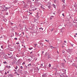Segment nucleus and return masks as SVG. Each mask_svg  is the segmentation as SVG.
<instances>
[{
    "label": "nucleus",
    "mask_w": 77,
    "mask_h": 77,
    "mask_svg": "<svg viewBox=\"0 0 77 77\" xmlns=\"http://www.w3.org/2000/svg\"><path fill=\"white\" fill-rule=\"evenodd\" d=\"M53 6H54V8H56V5H54V4H53Z\"/></svg>",
    "instance_id": "nucleus-7"
},
{
    "label": "nucleus",
    "mask_w": 77,
    "mask_h": 77,
    "mask_svg": "<svg viewBox=\"0 0 77 77\" xmlns=\"http://www.w3.org/2000/svg\"><path fill=\"white\" fill-rule=\"evenodd\" d=\"M42 66H43V64H41V66H40V67L41 68H42Z\"/></svg>",
    "instance_id": "nucleus-11"
},
{
    "label": "nucleus",
    "mask_w": 77,
    "mask_h": 77,
    "mask_svg": "<svg viewBox=\"0 0 77 77\" xmlns=\"http://www.w3.org/2000/svg\"><path fill=\"white\" fill-rule=\"evenodd\" d=\"M20 71L21 72L22 71V70H20Z\"/></svg>",
    "instance_id": "nucleus-58"
},
{
    "label": "nucleus",
    "mask_w": 77,
    "mask_h": 77,
    "mask_svg": "<svg viewBox=\"0 0 77 77\" xmlns=\"http://www.w3.org/2000/svg\"><path fill=\"white\" fill-rule=\"evenodd\" d=\"M63 47H64V46H62V48H63Z\"/></svg>",
    "instance_id": "nucleus-43"
},
{
    "label": "nucleus",
    "mask_w": 77,
    "mask_h": 77,
    "mask_svg": "<svg viewBox=\"0 0 77 77\" xmlns=\"http://www.w3.org/2000/svg\"><path fill=\"white\" fill-rule=\"evenodd\" d=\"M16 44H17V45L20 44V43L17 42L16 43Z\"/></svg>",
    "instance_id": "nucleus-30"
},
{
    "label": "nucleus",
    "mask_w": 77,
    "mask_h": 77,
    "mask_svg": "<svg viewBox=\"0 0 77 77\" xmlns=\"http://www.w3.org/2000/svg\"><path fill=\"white\" fill-rule=\"evenodd\" d=\"M51 18H53V17H54V16H51Z\"/></svg>",
    "instance_id": "nucleus-24"
},
{
    "label": "nucleus",
    "mask_w": 77,
    "mask_h": 77,
    "mask_svg": "<svg viewBox=\"0 0 77 77\" xmlns=\"http://www.w3.org/2000/svg\"><path fill=\"white\" fill-rule=\"evenodd\" d=\"M75 67H76V68H77V66H75Z\"/></svg>",
    "instance_id": "nucleus-53"
},
{
    "label": "nucleus",
    "mask_w": 77,
    "mask_h": 77,
    "mask_svg": "<svg viewBox=\"0 0 77 77\" xmlns=\"http://www.w3.org/2000/svg\"><path fill=\"white\" fill-rule=\"evenodd\" d=\"M21 61H22V60H21V59H19L18 61V62L19 63H20V62H21Z\"/></svg>",
    "instance_id": "nucleus-5"
},
{
    "label": "nucleus",
    "mask_w": 77,
    "mask_h": 77,
    "mask_svg": "<svg viewBox=\"0 0 77 77\" xmlns=\"http://www.w3.org/2000/svg\"><path fill=\"white\" fill-rule=\"evenodd\" d=\"M5 75H6V74H7V72H5Z\"/></svg>",
    "instance_id": "nucleus-33"
},
{
    "label": "nucleus",
    "mask_w": 77,
    "mask_h": 77,
    "mask_svg": "<svg viewBox=\"0 0 77 77\" xmlns=\"http://www.w3.org/2000/svg\"><path fill=\"white\" fill-rule=\"evenodd\" d=\"M20 68L21 69H23V66H20Z\"/></svg>",
    "instance_id": "nucleus-14"
},
{
    "label": "nucleus",
    "mask_w": 77,
    "mask_h": 77,
    "mask_svg": "<svg viewBox=\"0 0 77 77\" xmlns=\"http://www.w3.org/2000/svg\"><path fill=\"white\" fill-rule=\"evenodd\" d=\"M25 62H23V63L22 64V65H25Z\"/></svg>",
    "instance_id": "nucleus-20"
},
{
    "label": "nucleus",
    "mask_w": 77,
    "mask_h": 77,
    "mask_svg": "<svg viewBox=\"0 0 77 77\" xmlns=\"http://www.w3.org/2000/svg\"><path fill=\"white\" fill-rule=\"evenodd\" d=\"M41 8H42V9H44V7H42V5H41Z\"/></svg>",
    "instance_id": "nucleus-18"
},
{
    "label": "nucleus",
    "mask_w": 77,
    "mask_h": 77,
    "mask_svg": "<svg viewBox=\"0 0 77 77\" xmlns=\"http://www.w3.org/2000/svg\"><path fill=\"white\" fill-rule=\"evenodd\" d=\"M45 41H46V42H48V41L47 40H45Z\"/></svg>",
    "instance_id": "nucleus-41"
},
{
    "label": "nucleus",
    "mask_w": 77,
    "mask_h": 77,
    "mask_svg": "<svg viewBox=\"0 0 77 77\" xmlns=\"http://www.w3.org/2000/svg\"><path fill=\"white\" fill-rule=\"evenodd\" d=\"M11 25H13L14 23H11Z\"/></svg>",
    "instance_id": "nucleus-25"
},
{
    "label": "nucleus",
    "mask_w": 77,
    "mask_h": 77,
    "mask_svg": "<svg viewBox=\"0 0 77 77\" xmlns=\"http://www.w3.org/2000/svg\"><path fill=\"white\" fill-rule=\"evenodd\" d=\"M2 51V50L0 49V51Z\"/></svg>",
    "instance_id": "nucleus-57"
},
{
    "label": "nucleus",
    "mask_w": 77,
    "mask_h": 77,
    "mask_svg": "<svg viewBox=\"0 0 77 77\" xmlns=\"http://www.w3.org/2000/svg\"><path fill=\"white\" fill-rule=\"evenodd\" d=\"M54 30V28H53L51 30V32H53Z\"/></svg>",
    "instance_id": "nucleus-15"
},
{
    "label": "nucleus",
    "mask_w": 77,
    "mask_h": 77,
    "mask_svg": "<svg viewBox=\"0 0 77 77\" xmlns=\"http://www.w3.org/2000/svg\"><path fill=\"white\" fill-rule=\"evenodd\" d=\"M7 73H9V71L7 72Z\"/></svg>",
    "instance_id": "nucleus-55"
},
{
    "label": "nucleus",
    "mask_w": 77,
    "mask_h": 77,
    "mask_svg": "<svg viewBox=\"0 0 77 77\" xmlns=\"http://www.w3.org/2000/svg\"><path fill=\"white\" fill-rule=\"evenodd\" d=\"M36 68L37 70L38 69V70H39V69H38V67H36Z\"/></svg>",
    "instance_id": "nucleus-23"
},
{
    "label": "nucleus",
    "mask_w": 77,
    "mask_h": 77,
    "mask_svg": "<svg viewBox=\"0 0 77 77\" xmlns=\"http://www.w3.org/2000/svg\"><path fill=\"white\" fill-rule=\"evenodd\" d=\"M41 44H42V43H41Z\"/></svg>",
    "instance_id": "nucleus-64"
},
{
    "label": "nucleus",
    "mask_w": 77,
    "mask_h": 77,
    "mask_svg": "<svg viewBox=\"0 0 77 77\" xmlns=\"http://www.w3.org/2000/svg\"><path fill=\"white\" fill-rule=\"evenodd\" d=\"M63 1L64 2V1H65V0H63Z\"/></svg>",
    "instance_id": "nucleus-60"
},
{
    "label": "nucleus",
    "mask_w": 77,
    "mask_h": 77,
    "mask_svg": "<svg viewBox=\"0 0 77 77\" xmlns=\"http://www.w3.org/2000/svg\"><path fill=\"white\" fill-rule=\"evenodd\" d=\"M53 14H54V15H55V13H53Z\"/></svg>",
    "instance_id": "nucleus-46"
},
{
    "label": "nucleus",
    "mask_w": 77,
    "mask_h": 77,
    "mask_svg": "<svg viewBox=\"0 0 77 77\" xmlns=\"http://www.w3.org/2000/svg\"><path fill=\"white\" fill-rule=\"evenodd\" d=\"M51 64H49L48 66H49V67H51Z\"/></svg>",
    "instance_id": "nucleus-16"
},
{
    "label": "nucleus",
    "mask_w": 77,
    "mask_h": 77,
    "mask_svg": "<svg viewBox=\"0 0 77 77\" xmlns=\"http://www.w3.org/2000/svg\"><path fill=\"white\" fill-rule=\"evenodd\" d=\"M43 77H47V73H45L42 75Z\"/></svg>",
    "instance_id": "nucleus-2"
},
{
    "label": "nucleus",
    "mask_w": 77,
    "mask_h": 77,
    "mask_svg": "<svg viewBox=\"0 0 77 77\" xmlns=\"http://www.w3.org/2000/svg\"><path fill=\"white\" fill-rule=\"evenodd\" d=\"M39 29H40V30H41H41H43V28H42V27H41V28H39Z\"/></svg>",
    "instance_id": "nucleus-9"
},
{
    "label": "nucleus",
    "mask_w": 77,
    "mask_h": 77,
    "mask_svg": "<svg viewBox=\"0 0 77 77\" xmlns=\"http://www.w3.org/2000/svg\"><path fill=\"white\" fill-rule=\"evenodd\" d=\"M15 33L16 35H17V34H18L17 32H15Z\"/></svg>",
    "instance_id": "nucleus-45"
},
{
    "label": "nucleus",
    "mask_w": 77,
    "mask_h": 77,
    "mask_svg": "<svg viewBox=\"0 0 77 77\" xmlns=\"http://www.w3.org/2000/svg\"><path fill=\"white\" fill-rule=\"evenodd\" d=\"M1 48H3V46H1Z\"/></svg>",
    "instance_id": "nucleus-37"
},
{
    "label": "nucleus",
    "mask_w": 77,
    "mask_h": 77,
    "mask_svg": "<svg viewBox=\"0 0 77 77\" xmlns=\"http://www.w3.org/2000/svg\"><path fill=\"white\" fill-rule=\"evenodd\" d=\"M64 42H65V43H66V41H64Z\"/></svg>",
    "instance_id": "nucleus-34"
},
{
    "label": "nucleus",
    "mask_w": 77,
    "mask_h": 77,
    "mask_svg": "<svg viewBox=\"0 0 77 77\" xmlns=\"http://www.w3.org/2000/svg\"><path fill=\"white\" fill-rule=\"evenodd\" d=\"M50 55H48V58H50Z\"/></svg>",
    "instance_id": "nucleus-31"
},
{
    "label": "nucleus",
    "mask_w": 77,
    "mask_h": 77,
    "mask_svg": "<svg viewBox=\"0 0 77 77\" xmlns=\"http://www.w3.org/2000/svg\"><path fill=\"white\" fill-rule=\"evenodd\" d=\"M42 54H43V53H44V51H42Z\"/></svg>",
    "instance_id": "nucleus-35"
},
{
    "label": "nucleus",
    "mask_w": 77,
    "mask_h": 77,
    "mask_svg": "<svg viewBox=\"0 0 77 77\" xmlns=\"http://www.w3.org/2000/svg\"><path fill=\"white\" fill-rule=\"evenodd\" d=\"M63 16V17H64V14L63 13L62 14Z\"/></svg>",
    "instance_id": "nucleus-38"
},
{
    "label": "nucleus",
    "mask_w": 77,
    "mask_h": 77,
    "mask_svg": "<svg viewBox=\"0 0 77 77\" xmlns=\"http://www.w3.org/2000/svg\"><path fill=\"white\" fill-rule=\"evenodd\" d=\"M32 11H35V10H34V9H33Z\"/></svg>",
    "instance_id": "nucleus-54"
},
{
    "label": "nucleus",
    "mask_w": 77,
    "mask_h": 77,
    "mask_svg": "<svg viewBox=\"0 0 77 77\" xmlns=\"http://www.w3.org/2000/svg\"><path fill=\"white\" fill-rule=\"evenodd\" d=\"M17 75H20V74H18L17 73Z\"/></svg>",
    "instance_id": "nucleus-32"
},
{
    "label": "nucleus",
    "mask_w": 77,
    "mask_h": 77,
    "mask_svg": "<svg viewBox=\"0 0 77 77\" xmlns=\"http://www.w3.org/2000/svg\"><path fill=\"white\" fill-rule=\"evenodd\" d=\"M31 66V63H29V64L28 65V66Z\"/></svg>",
    "instance_id": "nucleus-22"
},
{
    "label": "nucleus",
    "mask_w": 77,
    "mask_h": 77,
    "mask_svg": "<svg viewBox=\"0 0 77 77\" xmlns=\"http://www.w3.org/2000/svg\"><path fill=\"white\" fill-rule=\"evenodd\" d=\"M68 56H69V57H70V55H69Z\"/></svg>",
    "instance_id": "nucleus-59"
},
{
    "label": "nucleus",
    "mask_w": 77,
    "mask_h": 77,
    "mask_svg": "<svg viewBox=\"0 0 77 77\" xmlns=\"http://www.w3.org/2000/svg\"><path fill=\"white\" fill-rule=\"evenodd\" d=\"M22 34H23V35H24V32H22Z\"/></svg>",
    "instance_id": "nucleus-27"
},
{
    "label": "nucleus",
    "mask_w": 77,
    "mask_h": 77,
    "mask_svg": "<svg viewBox=\"0 0 77 77\" xmlns=\"http://www.w3.org/2000/svg\"><path fill=\"white\" fill-rule=\"evenodd\" d=\"M8 56H11V55L12 54V52H9L8 53Z\"/></svg>",
    "instance_id": "nucleus-3"
},
{
    "label": "nucleus",
    "mask_w": 77,
    "mask_h": 77,
    "mask_svg": "<svg viewBox=\"0 0 77 77\" xmlns=\"http://www.w3.org/2000/svg\"><path fill=\"white\" fill-rule=\"evenodd\" d=\"M6 15H8V14H6Z\"/></svg>",
    "instance_id": "nucleus-61"
},
{
    "label": "nucleus",
    "mask_w": 77,
    "mask_h": 77,
    "mask_svg": "<svg viewBox=\"0 0 77 77\" xmlns=\"http://www.w3.org/2000/svg\"><path fill=\"white\" fill-rule=\"evenodd\" d=\"M11 68V66H8V68Z\"/></svg>",
    "instance_id": "nucleus-21"
},
{
    "label": "nucleus",
    "mask_w": 77,
    "mask_h": 77,
    "mask_svg": "<svg viewBox=\"0 0 77 77\" xmlns=\"http://www.w3.org/2000/svg\"><path fill=\"white\" fill-rule=\"evenodd\" d=\"M3 63L4 64H5L6 63H7V62H6V61H4V62H3Z\"/></svg>",
    "instance_id": "nucleus-8"
},
{
    "label": "nucleus",
    "mask_w": 77,
    "mask_h": 77,
    "mask_svg": "<svg viewBox=\"0 0 77 77\" xmlns=\"http://www.w3.org/2000/svg\"><path fill=\"white\" fill-rule=\"evenodd\" d=\"M3 58L4 59H8V56H7V55H6V54H5Z\"/></svg>",
    "instance_id": "nucleus-1"
},
{
    "label": "nucleus",
    "mask_w": 77,
    "mask_h": 77,
    "mask_svg": "<svg viewBox=\"0 0 77 77\" xmlns=\"http://www.w3.org/2000/svg\"><path fill=\"white\" fill-rule=\"evenodd\" d=\"M74 6L77 8V3H75V4H74Z\"/></svg>",
    "instance_id": "nucleus-4"
},
{
    "label": "nucleus",
    "mask_w": 77,
    "mask_h": 77,
    "mask_svg": "<svg viewBox=\"0 0 77 77\" xmlns=\"http://www.w3.org/2000/svg\"><path fill=\"white\" fill-rule=\"evenodd\" d=\"M74 21H77V19H76L75 20H74V23H75V22H74Z\"/></svg>",
    "instance_id": "nucleus-10"
},
{
    "label": "nucleus",
    "mask_w": 77,
    "mask_h": 77,
    "mask_svg": "<svg viewBox=\"0 0 77 77\" xmlns=\"http://www.w3.org/2000/svg\"><path fill=\"white\" fill-rule=\"evenodd\" d=\"M50 20H52V18L50 17Z\"/></svg>",
    "instance_id": "nucleus-44"
},
{
    "label": "nucleus",
    "mask_w": 77,
    "mask_h": 77,
    "mask_svg": "<svg viewBox=\"0 0 77 77\" xmlns=\"http://www.w3.org/2000/svg\"><path fill=\"white\" fill-rule=\"evenodd\" d=\"M37 45V44H35V46H36V45Z\"/></svg>",
    "instance_id": "nucleus-63"
},
{
    "label": "nucleus",
    "mask_w": 77,
    "mask_h": 77,
    "mask_svg": "<svg viewBox=\"0 0 77 77\" xmlns=\"http://www.w3.org/2000/svg\"><path fill=\"white\" fill-rule=\"evenodd\" d=\"M17 38H14V39H15V40H17Z\"/></svg>",
    "instance_id": "nucleus-29"
},
{
    "label": "nucleus",
    "mask_w": 77,
    "mask_h": 77,
    "mask_svg": "<svg viewBox=\"0 0 77 77\" xmlns=\"http://www.w3.org/2000/svg\"><path fill=\"white\" fill-rule=\"evenodd\" d=\"M1 66V64L0 63V66Z\"/></svg>",
    "instance_id": "nucleus-62"
},
{
    "label": "nucleus",
    "mask_w": 77,
    "mask_h": 77,
    "mask_svg": "<svg viewBox=\"0 0 77 77\" xmlns=\"http://www.w3.org/2000/svg\"><path fill=\"white\" fill-rule=\"evenodd\" d=\"M62 53H65V51H62Z\"/></svg>",
    "instance_id": "nucleus-36"
},
{
    "label": "nucleus",
    "mask_w": 77,
    "mask_h": 77,
    "mask_svg": "<svg viewBox=\"0 0 77 77\" xmlns=\"http://www.w3.org/2000/svg\"><path fill=\"white\" fill-rule=\"evenodd\" d=\"M17 68H18V66H16V67L15 68V69H17Z\"/></svg>",
    "instance_id": "nucleus-17"
},
{
    "label": "nucleus",
    "mask_w": 77,
    "mask_h": 77,
    "mask_svg": "<svg viewBox=\"0 0 77 77\" xmlns=\"http://www.w3.org/2000/svg\"><path fill=\"white\" fill-rule=\"evenodd\" d=\"M23 47L24 48H26V46H25V45H24Z\"/></svg>",
    "instance_id": "nucleus-47"
},
{
    "label": "nucleus",
    "mask_w": 77,
    "mask_h": 77,
    "mask_svg": "<svg viewBox=\"0 0 77 77\" xmlns=\"http://www.w3.org/2000/svg\"><path fill=\"white\" fill-rule=\"evenodd\" d=\"M75 35H77V33H75Z\"/></svg>",
    "instance_id": "nucleus-52"
},
{
    "label": "nucleus",
    "mask_w": 77,
    "mask_h": 77,
    "mask_svg": "<svg viewBox=\"0 0 77 77\" xmlns=\"http://www.w3.org/2000/svg\"><path fill=\"white\" fill-rule=\"evenodd\" d=\"M12 55L11 57H12Z\"/></svg>",
    "instance_id": "nucleus-56"
},
{
    "label": "nucleus",
    "mask_w": 77,
    "mask_h": 77,
    "mask_svg": "<svg viewBox=\"0 0 77 77\" xmlns=\"http://www.w3.org/2000/svg\"><path fill=\"white\" fill-rule=\"evenodd\" d=\"M34 60H37V58L35 57L34 58Z\"/></svg>",
    "instance_id": "nucleus-13"
},
{
    "label": "nucleus",
    "mask_w": 77,
    "mask_h": 77,
    "mask_svg": "<svg viewBox=\"0 0 77 77\" xmlns=\"http://www.w3.org/2000/svg\"><path fill=\"white\" fill-rule=\"evenodd\" d=\"M32 53H33V52H31L30 53V54H32Z\"/></svg>",
    "instance_id": "nucleus-42"
},
{
    "label": "nucleus",
    "mask_w": 77,
    "mask_h": 77,
    "mask_svg": "<svg viewBox=\"0 0 77 77\" xmlns=\"http://www.w3.org/2000/svg\"><path fill=\"white\" fill-rule=\"evenodd\" d=\"M74 37H76V35H74Z\"/></svg>",
    "instance_id": "nucleus-50"
},
{
    "label": "nucleus",
    "mask_w": 77,
    "mask_h": 77,
    "mask_svg": "<svg viewBox=\"0 0 77 77\" xmlns=\"http://www.w3.org/2000/svg\"><path fill=\"white\" fill-rule=\"evenodd\" d=\"M9 9V8L8 7L5 8V10H8V9Z\"/></svg>",
    "instance_id": "nucleus-6"
},
{
    "label": "nucleus",
    "mask_w": 77,
    "mask_h": 77,
    "mask_svg": "<svg viewBox=\"0 0 77 77\" xmlns=\"http://www.w3.org/2000/svg\"><path fill=\"white\" fill-rule=\"evenodd\" d=\"M8 66H8V65H7V66H6V67L7 68H8Z\"/></svg>",
    "instance_id": "nucleus-39"
},
{
    "label": "nucleus",
    "mask_w": 77,
    "mask_h": 77,
    "mask_svg": "<svg viewBox=\"0 0 77 77\" xmlns=\"http://www.w3.org/2000/svg\"><path fill=\"white\" fill-rule=\"evenodd\" d=\"M37 9V8H35V10H36Z\"/></svg>",
    "instance_id": "nucleus-48"
},
{
    "label": "nucleus",
    "mask_w": 77,
    "mask_h": 77,
    "mask_svg": "<svg viewBox=\"0 0 77 77\" xmlns=\"http://www.w3.org/2000/svg\"><path fill=\"white\" fill-rule=\"evenodd\" d=\"M50 47H51L53 48H54V47H53V46H52H52H51Z\"/></svg>",
    "instance_id": "nucleus-28"
},
{
    "label": "nucleus",
    "mask_w": 77,
    "mask_h": 77,
    "mask_svg": "<svg viewBox=\"0 0 77 77\" xmlns=\"http://www.w3.org/2000/svg\"><path fill=\"white\" fill-rule=\"evenodd\" d=\"M28 61H29V62H30V61H31V60H30V58L28 59Z\"/></svg>",
    "instance_id": "nucleus-12"
},
{
    "label": "nucleus",
    "mask_w": 77,
    "mask_h": 77,
    "mask_svg": "<svg viewBox=\"0 0 77 77\" xmlns=\"http://www.w3.org/2000/svg\"><path fill=\"white\" fill-rule=\"evenodd\" d=\"M35 0L36 1V2H38V1H39V0Z\"/></svg>",
    "instance_id": "nucleus-49"
},
{
    "label": "nucleus",
    "mask_w": 77,
    "mask_h": 77,
    "mask_svg": "<svg viewBox=\"0 0 77 77\" xmlns=\"http://www.w3.org/2000/svg\"><path fill=\"white\" fill-rule=\"evenodd\" d=\"M29 50H32V48H29Z\"/></svg>",
    "instance_id": "nucleus-19"
},
{
    "label": "nucleus",
    "mask_w": 77,
    "mask_h": 77,
    "mask_svg": "<svg viewBox=\"0 0 77 77\" xmlns=\"http://www.w3.org/2000/svg\"><path fill=\"white\" fill-rule=\"evenodd\" d=\"M29 13L30 14V15H32V13L30 12H29Z\"/></svg>",
    "instance_id": "nucleus-26"
},
{
    "label": "nucleus",
    "mask_w": 77,
    "mask_h": 77,
    "mask_svg": "<svg viewBox=\"0 0 77 77\" xmlns=\"http://www.w3.org/2000/svg\"><path fill=\"white\" fill-rule=\"evenodd\" d=\"M57 53L58 54H59V52H58V51H57Z\"/></svg>",
    "instance_id": "nucleus-51"
},
{
    "label": "nucleus",
    "mask_w": 77,
    "mask_h": 77,
    "mask_svg": "<svg viewBox=\"0 0 77 77\" xmlns=\"http://www.w3.org/2000/svg\"><path fill=\"white\" fill-rule=\"evenodd\" d=\"M17 72H14V74H17Z\"/></svg>",
    "instance_id": "nucleus-40"
}]
</instances>
